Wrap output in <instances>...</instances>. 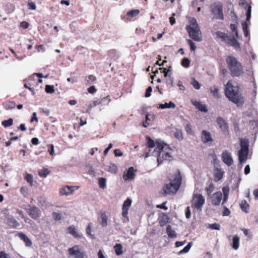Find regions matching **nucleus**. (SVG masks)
Segmentation results:
<instances>
[{"label":"nucleus","mask_w":258,"mask_h":258,"mask_svg":"<svg viewBox=\"0 0 258 258\" xmlns=\"http://www.w3.org/2000/svg\"><path fill=\"white\" fill-rule=\"evenodd\" d=\"M156 147L155 152L158 156V165L162 164L164 161H170L172 158V149L168 145L160 140L156 141Z\"/></svg>","instance_id":"obj_1"},{"label":"nucleus","mask_w":258,"mask_h":258,"mask_svg":"<svg viewBox=\"0 0 258 258\" xmlns=\"http://www.w3.org/2000/svg\"><path fill=\"white\" fill-rule=\"evenodd\" d=\"M225 93L229 100L238 106H241L244 102L243 98L239 91L238 86H234L231 81H229L225 85Z\"/></svg>","instance_id":"obj_2"},{"label":"nucleus","mask_w":258,"mask_h":258,"mask_svg":"<svg viewBox=\"0 0 258 258\" xmlns=\"http://www.w3.org/2000/svg\"><path fill=\"white\" fill-rule=\"evenodd\" d=\"M226 62L227 64L231 75L233 77H239L243 74L242 66L235 57L229 55L226 59Z\"/></svg>","instance_id":"obj_3"},{"label":"nucleus","mask_w":258,"mask_h":258,"mask_svg":"<svg viewBox=\"0 0 258 258\" xmlns=\"http://www.w3.org/2000/svg\"><path fill=\"white\" fill-rule=\"evenodd\" d=\"M189 37L195 41H202V34L196 19L191 18L189 20V24L186 27Z\"/></svg>","instance_id":"obj_4"},{"label":"nucleus","mask_w":258,"mask_h":258,"mask_svg":"<svg viewBox=\"0 0 258 258\" xmlns=\"http://www.w3.org/2000/svg\"><path fill=\"white\" fill-rule=\"evenodd\" d=\"M215 35L217 38L227 45L233 46L236 50L240 49L239 43L233 35L229 36L227 34L219 31L216 32Z\"/></svg>","instance_id":"obj_5"},{"label":"nucleus","mask_w":258,"mask_h":258,"mask_svg":"<svg viewBox=\"0 0 258 258\" xmlns=\"http://www.w3.org/2000/svg\"><path fill=\"white\" fill-rule=\"evenodd\" d=\"M181 181V177L179 174L177 175L174 179L164 187V193L166 195L175 194L178 189Z\"/></svg>","instance_id":"obj_6"},{"label":"nucleus","mask_w":258,"mask_h":258,"mask_svg":"<svg viewBox=\"0 0 258 258\" xmlns=\"http://www.w3.org/2000/svg\"><path fill=\"white\" fill-rule=\"evenodd\" d=\"M240 140L241 149L238 152V158L240 163L242 164L245 163L247 159L249 145L248 139L241 138Z\"/></svg>","instance_id":"obj_7"},{"label":"nucleus","mask_w":258,"mask_h":258,"mask_svg":"<svg viewBox=\"0 0 258 258\" xmlns=\"http://www.w3.org/2000/svg\"><path fill=\"white\" fill-rule=\"evenodd\" d=\"M68 254L72 258H88V255L83 248L76 245L68 249Z\"/></svg>","instance_id":"obj_8"},{"label":"nucleus","mask_w":258,"mask_h":258,"mask_svg":"<svg viewBox=\"0 0 258 258\" xmlns=\"http://www.w3.org/2000/svg\"><path fill=\"white\" fill-rule=\"evenodd\" d=\"M205 203V199L203 196L200 194H194L192 199V208L201 211Z\"/></svg>","instance_id":"obj_9"},{"label":"nucleus","mask_w":258,"mask_h":258,"mask_svg":"<svg viewBox=\"0 0 258 258\" xmlns=\"http://www.w3.org/2000/svg\"><path fill=\"white\" fill-rule=\"evenodd\" d=\"M211 12L215 18L219 20H223L222 6L219 3H215L211 6Z\"/></svg>","instance_id":"obj_10"},{"label":"nucleus","mask_w":258,"mask_h":258,"mask_svg":"<svg viewBox=\"0 0 258 258\" xmlns=\"http://www.w3.org/2000/svg\"><path fill=\"white\" fill-rule=\"evenodd\" d=\"M78 188V186L66 185L59 189V194L61 196H68L73 194L74 191Z\"/></svg>","instance_id":"obj_11"},{"label":"nucleus","mask_w":258,"mask_h":258,"mask_svg":"<svg viewBox=\"0 0 258 258\" xmlns=\"http://www.w3.org/2000/svg\"><path fill=\"white\" fill-rule=\"evenodd\" d=\"M28 213L31 217L34 220L38 219L41 215V211L35 206L30 207L28 209Z\"/></svg>","instance_id":"obj_12"},{"label":"nucleus","mask_w":258,"mask_h":258,"mask_svg":"<svg viewBox=\"0 0 258 258\" xmlns=\"http://www.w3.org/2000/svg\"><path fill=\"white\" fill-rule=\"evenodd\" d=\"M132 203V201L130 198L127 199L124 202L122 208V216L123 217L127 218L128 211L131 206ZM127 220H128V218H127Z\"/></svg>","instance_id":"obj_13"},{"label":"nucleus","mask_w":258,"mask_h":258,"mask_svg":"<svg viewBox=\"0 0 258 258\" xmlns=\"http://www.w3.org/2000/svg\"><path fill=\"white\" fill-rule=\"evenodd\" d=\"M222 158L223 162L228 166H231L233 163L231 153L228 152L227 151L222 153Z\"/></svg>","instance_id":"obj_14"},{"label":"nucleus","mask_w":258,"mask_h":258,"mask_svg":"<svg viewBox=\"0 0 258 258\" xmlns=\"http://www.w3.org/2000/svg\"><path fill=\"white\" fill-rule=\"evenodd\" d=\"M222 199V194L221 191H217L211 197V201L213 205H219Z\"/></svg>","instance_id":"obj_15"},{"label":"nucleus","mask_w":258,"mask_h":258,"mask_svg":"<svg viewBox=\"0 0 258 258\" xmlns=\"http://www.w3.org/2000/svg\"><path fill=\"white\" fill-rule=\"evenodd\" d=\"M239 5L245 9H247L246 20L249 21L251 18V7L248 6L245 0H239Z\"/></svg>","instance_id":"obj_16"},{"label":"nucleus","mask_w":258,"mask_h":258,"mask_svg":"<svg viewBox=\"0 0 258 258\" xmlns=\"http://www.w3.org/2000/svg\"><path fill=\"white\" fill-rule=\"evenodd\" d=\"M202 140L204 143H211L213 141V139L209 132L203 130L202 133Z\"/></svg>","instance_id":"obj_17"},{"label":"nucleus","mask_w":258,"mask_h":258,"mask_svg":"<svg viewBox=\"0 0 258 258\" xmlns=\"http://www.w3.org/2000/svg\"><path fill=\"white\" fill-rule=\"evenodd\" d=\"M123 179L125 180H132L135 177V170L133 167L129 168L126 172L123 174Z\"/></svg>","instance_id":"obj_18"},{"label":"nucleus","mask_w":258,"mask_h":258,"mask_svg":"<svg viewBox=\"0 0 258 258\" xmlns=\"http://www.w3.org/2000/svg\"><path fill=\"white\" fill-rule=\"evenodd\" d=\"M6 223L12 228H17L20 226L19 223L13 217L8 218Z\"/></svg>","instance_id":"obj_19"},{"label":"nucleus","mask_w":258,"mask_h":258,"mask_svg":"<svg viewBox=\"0 0 258 258\" xmlns=\"http://www.w3.org/2000/svg\"><path fill=\"white\" fill-rule=\"evenodd\" d=\"M17 235L25 243L27 246H31L32 245V242L31 240L26 236V234L22 232H19L17 234Z\"/></svg>","instance_id":"obj_20"},{"label":"nucleus","mask_w":258,"mask_h":258,"mask_svg":"<svg viewBox=\"0 0 258 258\" xmlns=\"http://www.w3.org/2000/svg\"><path fill=\"white\" fill-rule=\"evenodd\" d=\"M224 173V171L221 168H216L214 171L215 181H219L222 179Z\"/></svg>","instance_id":"obj_21"},{"label":"nucleus","mask_w":258,"mask_h":258,"mask_svg":"<svg viewBox=\"0 0 258 258\" xmlns=\"http://www.w3.org/2000/svg\"><path fill=\"white\" fill-rule=\"evenodd\" d=\"M108 218L104 212H102L100 215V218L99 220L100 224L103 227H105L107 225Z\"/></svg>","instance_id":"obj_22"},{"label":"nucleus","mask_w":258,"mask_h":258,"mask_svg":"<svg viewBox=\"0 0 258 258\" xmlns=\"http://www.w3.org/2000/svg\"><path fill=\"white\" fill-rule=\"evenodd\" d=\"M192 104L202 112H207L208 111V109L205 104H201L200 102L197 101H193Z\"/></svg>","instance_id":"obj_23"},{"label":"nucleus","mask_w":258,"mask_h":258,"mask_svg":"<svg viewBox=\"0 0 258 258\" xmlns=\"http://www.w3.org/2000/svg\"><path fill=\"white\" fill-rule=\"evenodd\" d=\"M68 232L75 237L79 238H81L82 237V236L79 234L76 228L74 226H70L68 228Z\"/></svg>","instance_id":"obj_24"},{"label":"nucleus","mask_w":258,"mask_h":258,"mask_svg":"<svg viewBox=\"0 0 258 258\" xmlns=\"http://www.w3.org/2000/svg\"><path fill=\"white\" fill-rule=\"evenodd\" d=\"M170 219L167 214H163L160 217L159 223L161 226H164L165 224L169 223Z\"/></svg>","instance_id":"obj_25"},{"label":"nucleus","mask_w":258,"mask_h":258,"mask_svg":"<svg viewBox=\"0 0 258 258\" xmlns=\"http://www.w3.org/2000/svg\"><path fill=\"white\" fill-rule=\"evenodd\" d=\"M240 207L242 211L246 213H248L249 206L246 200H243L241 201L240 203Z\"/></svg>","instance_id":"obj_26"},{"label":"nucleus","mask_w":258,"mask_h":258,"mask_svg":"<svg viewBox=\"0 0 258 258\" xmlns=\"http://www.w3.org/2000/svg\"><path fill=\"white\" fill-rule=\"evenodd\" d=\"M239 242H240V239L239 237L237 235H235L233 237L232 239V248L235 249L237 250L239 246Z\"/></svg>","instance_id":"obj_27"},{"label":"nucleus","mask_w":258,"mask_h":258,"mask_svg":"<svg viewBox=\"0 0 258 258\" xmlns=\"http://www.w3.org/2000/svg\"><path fill=\"white\" fill-rule=\"evenodd\" d=\"M166 232L169 237L174 238L177 237L175 231L173 230L171 226L168 225L166 228Z\"/></svg>","instance_id":"obj_28"},{"label":"nucleus","mask_w":258,"mask_h":258,"mask_svg":"<svg viewBox=\"0 0 258 258\" xmlns=\"http://www.w3.org/2000/svg\"><path fill=\"white\" fill-rule=\"evenodd\" d=\"M175 106V104L171 101H170L168 103H165L164 104H160L159 105V108L161 109L174 108Z\"/></svg>","instance_id":"obj_29"},{"label":"nucleus","mask_w":258,"mask_h":258,"mask_svg":"<svg viewBox=\"0 0 258 258\" xmlns=\"http://www.w3.org/2000/svg\"><path fill=\"white\" fill-rule=\"evenodd\" d=\"M210 92L212 94L213 96L217 98L220 97L218 88L216 86H213L210 89Z\"/></svg>","instance_id":"obj_30"},{"label":"nucleus","mask_w":258,"mask_h":258,"mask_svg":"<svg viewBox=\"0 0 258 258\" xmlns=\"http://www.w3.org/2000/svg\"><path fill=\"white\" fill-rule=\"evenodd\" d=\"M217 122L220 128L225 129L227 128V125L225 120L221 117H218L217 118Z\"/></svg>","instance_id":"obj_31"},{"label":"nucleus","mask_w":258,"mask_h":258,"mask_svg":"<svg viewBox=\"0 0 258 258\" xmlns=\"http://www.w3.org/2000/svg\"><path fill=\"white\" fill-rule=\"evenodd\" d=\"M171 67L169 68L168 69H166V68H159L158 70H160L162 73H164V76L165 77L170 78L171 77V71L170 70Z\"/></svg>","instance_id":"obj_32"},{"label":"nucleus","mask_w":258,"mask_h":258,"mask_svg":"<svg viewBox=\"0 0 258 258\" xmlns=\"http://www.w3.org/2000/svg\"><path fill=\"white\" fill-rule=\"evenodd\" d=\"M24 179L30 184L31 186L33 185V177L29 173H26L24 175Z\"/></svg>","instance_id":"obj_33"},{"label":"nucleus","mask_w":258,"mask_h":258,"mask_svg":"<svg viewBox=\"0 0 258 258\" xmlns=\"http://www.w3.org/2000/svg\"><path fill=\"white\" fill-rule=\"evenodd\" d=\"M193 243L192 242H189L187 245L186 246H185L183 249H182L181 250H180L179 252H178V254L180 255V254H182L183 253H187L188 252L191 247L192 246Z\"/></svg>","instance_id":"obj_34"},{"label":"nucleus","mask_w":258,"mask_h":258,"mask_svg":"<svg viewBox=\"0 0 258 258\" xmlns=\"http://www.w3.org/2000/svg\"><path fill=\"white\" fill-rule=\"evenodd\" d=\"M16 103L15 102L11 101L5 103L4 106L6 109L11 110L14 109L16 107Z\"/></svg>","instance_id":"obj_35"},{"label":"nucleus","mask_w":258,"mask_h":258,"mask_svg":"<svg viewBox=\"0 0 258 258\" xmlns=\"http://www.w3.org/2000/svg\"><path fill=\"white\" fill-rule=\"evenodd\" d=\"M114 250H115V253L116 254V255H119L121 254H122V245H121V244H116L114 246Z\"/></svg>","instance_id":"obj_36"},{"label":"nucleus","mask_w":258,"mask_h":258,"mask_svg":"<svg viewBox=\"0 0 258 258\" xmlns=\"http://www.w3.org/2000/svg\"><path fill=\"white\" fill-rule=\"evenodd\" d=\"M49 170L47 168H45L39 170L38 174L40 176L45 177L49 174Z\"/></svg>","instance_id":"obj_37"},{"label":"nucleus","mask_w":258,"mask_h":258,"mask_svg":"<svg viewBox=\"0 0 258 258\" xmlns=\"http://www.w3.org/2000/svg\"><path fill=\"white\" fill-rule=\"evenodd\" d=\"M13 119L12 118H9L8 120H4L2 122V125L5 127H8L10 126L13 124Z\"/></svg>","instance_id":"obj_38"},{"label":"nucleus","mask_w":258,"mask_h":258,"mask_svg":"<svg viewBox=\"0 0 258 258\" xmlns=\"http://www.w3.org/2000/svg\"><path fill=\"white\" fill-rule=\"evenodd\" d=\"M140 11L139 10H133L127 13V16L132 18L138 15Z\"/></svg>","instance_id":"obj_39"},{"label":"nucleus","mask_w":258,"mask_h":258,"mask_svg":"<svg viewBox=\"0 0 258 258\" xmlns=\"http://www.w3.org/2000/svg\"><path fill=\"white\" fill-rule=\"evenodd\" d=\"M106 180L105 178L101 177L99 178V186L101 188H105L106 186Z\"/></svg>","instance_id":"obj_40"},{"label":"nucleus","mask_w":258,"mask_h":258,"mask_svg":"<svg viewBox=\"0 0 258 258\" xmlns=\"http://www.w3.org/2000/svg\"><path fill=\"white\" fill-rule=\"evenodd\" d=\"M146 139L148 141L147 146L148 147L153 148L155 146V144H156V142L155 143L154 141L150 137L147 136Z\"/></svg>","instance_id":"obj_41"},{"label":"nucleus","mask_w":258,"mask_h":258,"mask_svg":"<svg viewBox=\"0 0 258 258\" xmlns=\"http://www.w3.org/2000/svg\"><path fill=\"white\" fill-rule=\"evenodd\" d=\"M242 27L244 36L247 37L249 35V33L248 31L247 25L245 22L242 23Z\"/></svg>","instance_id":"obj_42"},{"label":"nucleus","mask_w":258,"mask_h":258,"mask_svg":"<svg viewBox=\"0 0 258 258\" xmlns=\"http://www.w3.org/2000/svg\"><path fill=\"white\" fill-rule=\"evenodd\" d=\"M230 29L231 31L234 33L235 35V38H238V33L237 29V27L235 24H230Z\"/></svg>","instance_id":"obj_43"},{"label":"nucleus","mask_w":258,"mask_h":258,"mask_svg":"<svg viewBox=\"0 0 258 258\" xmlns=\"http://www.w3.org/2000/svg\"><path fill=\"white\" fill-rule=\"evenodd\" d=\"M108 171L112 173H115L117 171V168L114 164H111L109 166Z\"/></svg>","instance_id":"obj_44"},{"label":"nucleus","mask_w":258,"mask_h":258,"mask_svg":"<svg viewBox=\"0 0 258 258\" xmlns=\"http://www.w3.org/2000/svg\"><path fill=\"white\" fill-rule=\"evenodd\" d=\"M175 137L179 140L183 139L182 133L181 130H176L174 133Z\"/></svg>","instance_id":"obj_45"},{"label":"nucleus","mask_w":258,"mask_h":258,"mask_svg":"<svg viewBox=\"0 0 258 258\" xmlns=\"http://www.w3.org/2000/svg\"><path fill=\"white\" fill-rule=\"evenodd\" d=\"M249 125L250 127L252 128V129L258 128V120H253L250 121Z\"/></svg>","instance_id":"obj_46"},{"label":"nucleus","mask_w":258,"mask_h":258,"mask_svg":"<svg viewBox=\"0 0 258 258\" xmlns=\"http://www.w3.org/2000/svg\"><path fill=\"white\" fill-rule=\"evenodd\" d=\"M21 194L26 197L28 195V188L26 186H23L20 189Z\"/></svg>","instance_id":"obj_47"},{"label":"nucleus","mask_w":258,"mask_h":258,"mask_svg":"<svg viewBox=\"0 0 258 258\" xmlns=\"http://www.w3.org/2000/svg\"><path fill=\"white\" fill-rule=\"evenodd\" d=\"M45 91L47 93H52L54 91V87L52 85H47L45 86Z\"/></svg>","instance_id":"obj_48"},{"label":"nucleus","mask_w":258,"mask_h":258,"mask_svg":"<svg viewBox=\"0 0 258 258\" xmlns=\"http://www.w3.org/2000/svg\"><path fill=\"white\" fill-rule=\"evenodd\" d=\"M191 84L196 89L199 90L201 88V84L195 79H192Z\"/></svg>","instance_id":"obj_49"},{"label":"nucleus","mask_w":258,"mask_h":258,"mask_svg":"<svg viewBox=\"0 0 258 258\" xmlns=\"http://www.w3.org/2000/svg\"><path fill=\"white\" fill-rule=\"evenodd\" d=\"M209 228L212 229L218 230L220 229V225L218 223H213L209 225Z\"/></svg>","instance_id":"obj_50"},{"label":"nucleus","mask_w":258,"mask_h":258,"mask_svg":"<svg viewBox=\"0 0 258 258\" xmlns=\"http://www.w3.org/2000/svg\"><path fill=\"white\" fill-rule=\"evenodd\" d=\"M190 63L189 60L187 58H184L181 62V64L183 67L185 68H187Z\"/></svg>","instance_id":"obj_51"},{"label":"nucleus","mask_w":258,"mask_h":258,"mask_svg":"<svg viewBox=\"0 0 258 258\" xmlns=\"http://www.w3.org/2000/svg\"><path fill=\"white\" fill-rule=\"evenodd\" d=\"M214 189V186L212 183H211L208 187L206 188L207 195L210 196L211 193L213 191Z\"/></svg>","instance_id":"obj_52"},{"label":"nucleus","mask_w":258,"mask_h":258,"mask_svg":"<svg viewBox=\"0 0 258 258\" xmlns=\"http://www.w3.org/2000/svg\"><path fill=\"white\" fill-rule=\"evenodd\" d=\"M187 42H188V44L190 46V49L192 51H194L196 49V48H197L195 43L192 40H191L190 39L187 40Z\"/></svg>","instance_id":"obj_53"},{"label":"nucleus","mask_w":258,"mask_h":258,"mask_svg":"<svg viewBox=\"0 0 258 258\" xmlns=\"http://www.w3.org/2000/svg\"><path fill=\"white\" fill-rule=\"evenodd\" d=\"M48 152L51 156H53L55 155L54 154V146L52 144H50L48 145Z\"/></svg>","instance_id":"obj_54"},{"label":"nucleus","mask_w":258,"mask_h":258,"mask_svg":"<svg viewBox=\"0 0 258 258\" xmlns=\"http://www.w3.org/2000/svg\"><path fill=\"white\" fill-rule=\"evenodd\" d=\"M96 79V77L93 75H89L87 79V81L88 84H92Z\"/></svg>","instance_id":"obj_55"},{"label":"nucleus","mask_w":258,"mask_h":258,"mask_svg":"<svg viewBox=\"0 0 258 258\" xmlns=\"http://www.w3.org/2000/svg\"><path fill=\"white\" fill-rule=\"evenodd\" d=\"M28 8L29 10H35L36 8L35 4L32 2L28 3Z\"/></svg>","instance_id":"obj_56"},{"label":"nucleus","mask_w":258,"mask_h":258,"mask_svg":"<svg viewBox=\"0 0 258 258\" xmlns=\"http://www.w3.org/2000/svg\"><path fill=\"white\" fill-rule=\"evenodd\" d=\"M52 216L53 218L56 220H59L61 218V214L58 213L53 212Z\"/></svg>","instance_id":"obj_57"},{"label":"nucleus","mask_w":258,"mask_h":258,"mask_svg":"<svg viewBox=\"0 0 258 258\" xmlns=\"http://www.w3.org/2000/svg\"><path fill=\"white\" fill-rule=\"evenodd\" d=\"M118 53V52L115 49H112L109 51V55L111 57H116Z\"/></svg>","instance_id":"obj_58"},{"label":"nucleus","mask_w":258,"mask_h":258,"mask_svg":"<svg viewBox=\"0 0 258 258\" xmlns=\"http://www.w3.org/2000/svg\"><path fill=\"white\" fill-rule=\"evenodd\" d=\"M88 173L92 176H95V173L92 167L89 166L88 170Z\"/></svg>","instance_id":"obj_59"},{"label":"nucleus","mask_w":258,"mask_h":258,"mask_svg":"<svg viewBox=\"0 0 258 258\" xmlns=\"http://www.w3.org/2000/svg\"><path fill=\"white\" fill-rule=\"evenodd\" d=\"M152 91V88L151 87H149L147 89L145 93V96L146 97H149L151 96V93Z\"/></svg>","instance_id":"obj_60"},{"label":"nucleus","mask_w":258,"mask_h":258,"mask_svg":"<svg viewBox=\"0 0 258 258\" xmlns=\"http://www.w3.org/2000/svg\"><path fill=\"white\" fill-rule=\"evenodd\" d=\"M114 153L116 157H120L122 156L123 155L122 152L120 151L119 149H115L114 151Z\"/></svg>","instance_id":"obj_61"},{"label":"nucleus","mask_w":258,"mask_h":258,"mask_svg":"<svg viewBox=\"0 0 258 258\" xmlns=\"http://www.w3.org/2000/svg\"><path fill=\"white\" fill-rule=\"evenodd\" d=\"M151 155L156 156V153L155 152V150L153 152H151L150 150L148 152H147L145 154V158H148V157H149V156H150Z\"/></svg>","instance_id":"obj_62"},{"label":"nucleus","mask_w":258,"mask_h":258,"mask_svg":"<svg viewBox=\"0 0 258 258\" xmlns=\"http://www.w3.org/2000/svg\"><path fill=\"white\" fill-rule=\"evenodd\" d=\"M0 258H11L10 256L4 251L0 252Z\"/></svg>","instance_id":"obj_63"},{"label":"nucleus","mask_w":258,"mask_h":258,"mask_svg":"<svg viewBox=\"0 0 258 258\" xmlns=\"http://www.w3.org/2000/svg\"><path fill=\"white\" fill-rule=\"evenodd\" d=\"M224 195H229V188L228 186L223 187L222 188Z\"/></svg>","instance_id":"obj_64"}]
</instances>
